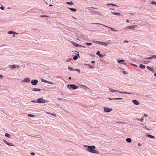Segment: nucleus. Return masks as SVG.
Listing matches in <instances>:
<instances>
[{
  "instance_id": "obj_18",
  "label": "nucleus",
  "mask_w": 156,
  "mask_h": 156,
  "mask_svg": "<svg viewBox=\"0 0 156 156\" xmlns=\"http://www.w3.org/2000/svg\"><path fill=\"white\" fill-rule=\"evenodd\" d=\"M69 9L73 12H75L76 11V10L75 9L69 8Z\"/></svg>"
},
{
  "instance_id": "obj_48",
  "label": "nucleus",
  "mask_w": 156,
  "mask_h": 156,
  "mask_svg": "<svg viewBox=\"0 0 156 156\" xmlns=\"http://www.w3.org/2000/svg\"><path fill=\"white\" fill-rule=\"evenodd\" d=\"M138 145L139 146H141V144H140V143H138Z\"/></svg>"
},
{
  "instance_id": "obj_31",
  "label": "nucleus",
  "mask_w": 156,
  "mask_h": 156,
  "mask_svg": "<svg viewBox=\"0 0 156 156\" xmlns=\"http://www.w3.org/2000/svg\"><path fill=\"white\" fill-rule=\"evenodd\" d=\"M41 81L43 82H45V83H47V82H48V81L46 80H45L44 79H42L41 80Z\"/></svg>"
},
{
  "instance_id": "obj_36",
  "label": "nucleus",
  "mask_w": 156,
  "mask_h": 156,
  "mask_svg": "<svg viewBox=\"0 0 156 156\" xmlns=\"http://www.w3.org/2000/svg\"><path fill=\"white\" fill-rule=\"evenodd\" d=\"M76 70V71H77L79 73H80V70L79 69H75L74 70Z\"/></svg>"
},
{
  "instance_id": "obj_3",
  "label": "nucleus",
  "mask_w": 156,
  "mask_h": 156,
  "mask_svg": "<svg viewBox=\"0 0 156 156\" xmlns=\"http://www.w3.org/2000/svg\"><path fill=\"white\" fill-rule=\"evenodd\" d=\"M70 86L71 88L74 90H75L78 88V87L76 86L74 84H69L67 85V87L68 88H69V87Z\"/></svg>"
},
{
  "instance_id": "obj_58",
  "label": "nucleus",
  "mask_w": 156,
  "mask_h": 156,
  "mask_svg": "<svg viewBox=\"0 0 156 156\" xmlns=\"http://www.w3.org/2000/svg\"><path fill=\"white\" fill-rule=\"evenodd\" d=\"M49 6H53V5H52L50 4V5H49Z\"/></svg>"
},
{
  "instance_id": "obj_8",
  "label": "nucleus",
  "mask_w": 156,
  "mask_h": 156,
  "mask_svg": "<svg viewBox=\"0 0 156 156\" xmlns=\"http://www.w3.org/2000/svg\"><path fill=\"white\" fill-rule=\"evenodd\" d=\"M30 79L27 77L26 78L23 80V82L26 83H29L30 82Z\"/></svg>"
},
{
  "instance_id": "obj_27",
  "label": "nucleus",
  "mask_w": 156,
  "mask_h": 156,
  "mask_svg": "<svg viewBox=\"0 0 156 156\" xmlns=\"http://www.w3.org/2000/svg\"><path fill=\"white\" fill-rule=\"evenodd\" d=\"M5 135L6 137L10 138V135L9 133H6L5 134Z\"/></svg>"
},
{
  "instance_id": "obj_34",
  "label": "nucleus",
  "mask_w": 156,
  "mask_h": 156,
  "mask_svg": "<svg viewBox=\"0 0 156 156\" xmlns=\"http://www.w3.org/2000/svg\"><path fill=\"white\" fill-rule=\"evenodd\" d=\"M151 3L152 4H155L156 5V2H155L154 1H152L151 2Z\"/></svg>"
},
{
  "instance_id": "obj_51",
  "label": "nucleus",
  "mask_w": 156,
  "mask_h": 156,
  "mask_svg": "<svg viewBox=\"0 0 156 156\" xmlns=\"http://www.w3.org/2000/svg\"><path fill=\"white\" fill-rule=\"evenodd\" d=\"M110 5H113V6H116V5H115L112 4H111Z\"/></svg>"
},
{
  "instance_id": "obj_35",
  "label": "nucleus",
  "mask_w": 156,
  "mask_h": 156,
  "mask_svg": "<svg viewBox=\"0 0 156 156\" xmlns=\"http://www.w3.org/2000/svg\"><path fill=\"white\" fill-rule=\"evenodd\" d=\"M100 42H101V41H94V43H96L99 44H100Z\"/></svg>"
},
{
  "instance_id": "obj_21",
  "label": "nucleus",
  "mask_w": 156,
  "mask_h": 156,
  "mask_svg": "<svg viewBox=\"0 0 156 156\" xmlns=\"http://www.w3.org/2000/svg\"><path fill=\"white\" fill-rule=\"evenodd\" d=\"M125 60H123V59H122V60H118V62L119 63H120L122 62H125Z\"/></svg>"
},
{
  "instance_id": "obj_52",
  "label": "nucleus",
  "mask_w": 156,
  "mask_h": 156,
  "mask_svg": "<svg viewBox=\"0 0 156 156\" xmlns=\"http://www.w3.org/2000/svg\"><path fill=\"white\" fill-rule=\"evenodd\" d=\"M132 65H133V66H135V67H137V66L136 65L133 64H132Z\"/></svg>"
},
{
  "instance_id": "obj_19",
  "label": "nucleus",
  "mask_w": 156,
  "mask_h": 156,
  "mask_svg": "<svg viewBox=\"0 0 156 156\" xmlns=\"http://www.w3.org/2000/svg\"><path fill=\"white\" fill-rule=\"evenodd\" d=\"M126 141L128 143H130L131 141V139L130 138H127L126 140Z\"/></svg>"
},
{
  "instance_id": "obj_5",
  "label": "nucleus",
  "mask_w": 156,
  "mask_h": 156,
  "mask_svg": "<svg viewBox=\"0 0 156 156\" xmlns=\"http://www.w3.org/2000/svg\"><path fill=\"white\" fill-rule=\"evenodd\" d=\"M137 27V25H133V26H128V27H126L125 28V29L126 30V29H133L135 27Z\"/></svg>"
},
{
  "instance_id": "obj_28",
  "label": "nucleus",
  "mask_w": 156,
  "mask_h": 156,
  "mask_svg": "<svg viewBox=\"0 0 156 156\" xmlns=\"http://www.w3.org/2000/svg\"><path fill=\"white\" fill-rule=\"evenodd\" d=\"M78 58V56L77 55H75L73 58V59L74 60H76Z\"/></svg>"
},
{
  "instance_id": "obj_45",
  "label": "nucleus",
  "mask_w": 156,
  "mask_h": 156,
  "mask_svg": "<svg viewBox=\"0 0 156 156\" xmlns=\"http://www.w3.org/2000/svg\"><path fill=\"white\" fill-rule=\"evenodd\" d=\"M2 10H3L4 9V7H1V8H0Z\"/></svg>"
},
{
  "instance_id": "obj_40",
  "label": "nucleus",
  "mask_w": 156,
  "mask_h": 156,
  "mask_svg": "<svg viewBox=\"0 0 156 156\" xmlns=\"http://www.w3.org/2000/svg\"><path fill=\"white\" fill-rule=\"evenodd\" d=\"M122 98H113V99L115 100H122Z\"/></svg>"
},
{
  "instance_id": "obj_29",
  "label": "nucleus",
  "mask_w": 156,
  "mask_h": 156,
  "mask_svg": "<svg viewBox=\"0 0 156 156\" xmlns=\"http://www.w3.org/2000/svg\"><path fill=\"white\" fill-rule=\"evenodd\" d=\"M109 29H110L112 31H117V30H116L115 29H114L113 28H112V27H110L109 28Z\"/></svg>"
},
{
  "instance_id": "obj_11",
  "label": "nucleus",
  "mask_w": 156,
  "mask_h": 156,
  "mask_svg": "<svg viewBox=\"0 0 156 156\" xmlns=\"http://www.w3.org/2000/svg\"><path fill=\"white\" fill-rule=\"evenodd\" d=\"M132 102L134 104L136 105H138L139 104V102L135 100H133Z\"/></svg>"
},
{
  "instance_id": "obj_50",
  "label": "nucleus",
  "mask_w": 156,
  "mask_h": 156,
  "mask_svg": "<svg viewBox=\"0 0 156 156\" xmlns=\"http://www.w3.org/2000/svg\"><path fill=\"white\" fill-rule=\"evenodd\" d=\"M18 34L17 33H16V32H15V33H14V34H13V36L14 37H15V34Z\"/></svg>"
},
{
  "instance_id": "obj_43",
  "label": "nucleus",
  "mask_w": 156,
  "mask_h": 156,
  "mask_svg": "<svg viewBox=\"0 0 156 156\" xmlns=\"http://www.w3.org/2000/svg\"><path fill=\"white\" fill-rule=\"evenodd\" d=\"M31 155H33V156H34V155H35V153H34V152H32V153H31Z\"/></svg>"
},
{
  "instance_id": "obj_49",
  "label": "nucleus",
  "mask_w": 156,
  "mask_h": 156,
  "mask_svg": "<svg viewBox=\"0 0 156 156\" xmlns=\"http://www.w3.org/2000/svg\"><path fill=\"white\" fill-rule=\"evenodd\" d=\"M140 120L141 121V122H143L144 120V119L143 118H142L141 119H140Z\"/></svg>"
},
{
  "instance_id": "obj_9",
  "label": "nucleus",
  "mask_w": 156,
  "mask_h": 156,
  "mask_svg": "<svg viewBox=\"0 0 156 156\" xmlns=\"http://www.w3.org/2000/svg\"><path fill=\"white\" fill-rule=\"evenodd\" d=\"M3 141L5 144H6L7 145H8L12 146H14V144L12 143H9L7 142L4 139L3 140Z\"/></svg>"
},
{
  "instance_id": "obj_42",
  "label": "nucleus",
  "mask_w": 156,
  "mask_h": 156,
  "mask_svg": "<svg viewBox=\"0 0 156 156\" xmlns=\"http://www.w3.org/2000/svg\"><path fill=\"white\" fill-rule=\"evenodd\" d=\"M100 57H103V55H102V54H100L99 55V56Z\"/></svg>"
},
{
  "instance_id": "obj_1",
  "label": "nucleus",
  "mask_w": 156,
  "mask_h": 156,
  "mask_svg": "<svg viewBox=\"0 0 156 156\" xmlns=\"http://www.w3.org/2000/svg\"><path fill=\"white\" fill-rule=\"evenodd\" d=\"M96 148L95 146H90L88 147V148L86 149V150L88 152L92 153L98 154V151L94 149Z\"/></svg>"
},
{
  "instance_id": "obj_63",
  "label": "nucleus",
  "mask_w": 156,
  "mask_h": 156,
  "mask_svg": "<svg viewBox=\"0 0 156 156\" xmlns=\"http://www.w3.org/2000/svg\"><path fill=\"white\" fill-rule=\"evenodd\" d=\"M126 41V42L127 43L128 42V41Z\"/></svg>"
},
{
  "instance_id": "obj_46",
  "label": "nucleus",
  "mask_w": 156,
  "mask_h": 156,
  "mask_svg": "<svg viewBox=\"0 0 156 156\" xmlns=\"http://www.w3.org/2000/svg\"><path fill=\"white\" fill-rule=\"evenodd\" d=\"M87 65H88L89 66V67L91 69L92 68H93V67L92 66H91L90 65H89L88 64H87Z\"/></svg>"
},
{
  "instance_id": "obj_44",
  "label": "nucleus",
  "mask_w": 156,
  "mask_h": 156,
  "mask_svg": "<svg viewBox=\"0 0 156 156\" xmlns=\"http://www.w3.org/2000/svg\"><path fill=\"white\" fill-rule=\"evenodd\" d=\"M3 78V76L2 75L0 74V79H2Z\"/></svg>"
},
{
  "instance_id": "obj_37",
  "label": "nucleus",
  "mask_w": 156,
  "mask_h": 156,
  "mask_svg": "<svg viewBox=\"0 0 156 156\" xmlns=\"http://www.w3.org/2000/svg\"><path fill=\"white\" fill-rule=\"evenodd\" d=\"M47 114H51V115H54V116H56V115L55 114H53V113H49V112H47Z\"/></svg>"
},
{
  "instance_id": "obj_25",
  "label": "nucleus",
  "mask_w": 156,
  "mask_h": 156,
  "mask_svg": "<svg viewBox=\"0 0 156 156\" xmlns=\"http://www.w3.org/2000/svg\"><path fill=\"white\" fill-rule=\"evenodd\" d=\"M16 66L15 65H11L10 66V67L11 68H13L15 69L16 68Z\"/></svg>"
},
{
  "instance_id": "obj_4",
  "label": "nucleus",
  "mask_w": 156,
  "mask_h": 156,
  "mask_svg": "<svg viewBox=\"0 0 156 156\" xmlns=\"http://www.w3.org/2000/svg\"><path fill=\"white\" fill-rule=\"evenodd\" d=\"M110 89V90L112 92H119V93H121V94H131V93H127V92H125L120 91H119L118 90H114L111 89V88Z\"/></svg>"
},
{
  "instance_id": "obj_38",
  "label": "nucleus",
  "mask_w": 156,
  "mask_h": 156,
  "mask_svg": "<svg viewBox=\"0 0 156 156\" xmlns=\"http://www.w3.org/2000/svg\"><path fill=\"white\" fill-rule=\"evenodd\" d=\"M96 54L99 56V55L100 54V52L99 51H98L96 53Z\"/></svg>"
},
{
  "instance_id": "obj_22",
  "label": "nucleus",
  "mask_w": 156,
  "mask_h": 156,
  "mask_svg": "<svg viewBox=\"0 0 156 156\" xmlns=\"http://www.w3.org/2000/svg\"><path fill=\"white\" fill-rule=\"evenodd\" d=\"M147 68L149 69V70H150L151 71H154V70L153 69L151 68H150V67L149 66H147Z\"/></svg>"
},
{
  "instance_id": "obj_30",
  "label": "nucleus",
  "mask_w": 156,
  "mask_h": 156,
  "mask_svg": "<svg viewBox=\"0 0 156 156\" xmlns=\"http://www.w3.org/2000/svg\"><path fill=\"white\" fill-rule=\"evenodd\" d=\"M28 116L30 117H34L35 116V115H32V114H28Z\"/></svg>"
},
{
  "instance_id": "obj_16",
  "label": "nucleus",
  "mask_w": 156,
  "mask_h": 156,
  "mask_svg": "<svg viewBox=\"0 0 156 156\" xmlns=\"http://www.w3.org/2000/svg\"><path fill=\"white\" fill-rule=\"evenodd\" d=\"M41 90L40 89L34 88L32 89V90L34 91H40Z\"/></svg>"
},
{
  "instance_id": "obj_53",
  "label": "nucleus",
  "mask_w": 156,
  "mask_h": 156,
  "mask_svg": "<svg viewBox=\"0 0 156 156\" xmlns=\"http://www.w3.org/2000/svg\"><path fill=\"white\" fill-rule=\"evenodd\" d=\"M126 22L127 23H128L129 22V20H126Z\"/></svg>"
},
{
  "instance_id": "obj_14",
  "label": "nucleus",
  "mask_w": 156,
  "mask_h": 156,
  "mask_svg": "<svg viewBox=\"0 0 156 156\" xmlns=\"http://www.w3.org/2000/svg\"><path fill=\"white\" fill-rule=\"evenodd\" d=\"M75 46L76 47H83V48H85V46H84L80 45V44H76V43H75Z\"/></svg>"
},
{
  "instance_id": "obj_62",
  "label": "nucleus",
  "mask_w": 156,
  "mask_h": 156,
  "mask_svg": "<svg viewBox=\"0 0 156 156\" xmlns=\"http://www.w3.org/2000/svg\"><path fill=\"white\" fill-rule=\"evenodd\" d=\"M31 102H35L34 101H31Z\"/></svg>"
},
{
  "instance_id": "obj_59",
  "label": "nucleus",
  "mask_w": 156,
  "mask_h": 156,
  "mask_svg": "<svg viewBox=\"0 0 156 156\" xmlns=\"http://www.w3.org/2000/svg\"><path fill=\"white\" fill-rule=\"evenodd\" d=\"M154 76H156V73H154Z\"/></svg>"
},
{
  "instance_id": "obj_56",
  "label": "nucleus",
  "mask_w": 156,
  "mask_h": 156,
  "mask_svg": "<svg viewBox=\"0 0 156 156\" xmlns=\"http://www.w3.org/2000/svg\"><path fill=\"white\" fill-rule=\"evenodd\" d=\"M144 116H145V117H147V115H146V114H144Z\"/></svg>"
},
{
  "instance_id": "obj_17",
  "label": "nucleus",
  "mask_w": 156,
  "mask_h": 156,
  "mask_svg": "<svg viewBox=\"0 0 156 156\" xmlns=\"http://www.w3.org/2000/svg\"><path fill=\"white\" fill-rule=\"evenodd\" d=\"M112 13L114 15H119L120 16V13L118 12H112Z\"/></svg>"
},
{
  "instance_id": "obj_24",
  "label": "nucleus",
  "mask_w": 156,
  "mask_h": 156,
  "mask_svg": "<svg viewBox=\"0 0 156 156\" xmlns=\"http://www.w3.org/2000/svg\"><path fill=\"white\" fill-rule=\"evenodd\" d=\"M14 33H15V32H13L12 31H10L8 32V34H14Z\"/></svg>"
},
{
  "instance_id": "obj_7",
  "label": "nucleus",
  "mask_w": 156,
  "mask_h": 156,
  "mask_svg": "<svg viewBox=\"0 0 156 156\" xmlns=\"http://www.w3.org/2000/svg\"><path fill=\"white\" fill-rule=\"evenodd\" d=\"M38 82V81L37 80H33L31 82V84L34 85H36Z\"/></svg>"
},
{
  "instance_id": "obj_39",
  "label": "nucleus",
  "mask_w": 156,
  "mask_h": 156,
  "mask_svg": "<svg viewBox=\"0 0 156 156\" xmlns=\"http://www.w3.org/2000/svg\"><path fill=\"white\" fill-rule=\"evenodd\" d=\"M86 44L89 45H92V43H86Z\"/></svg>"
},
{
  "instance_id": "obj_10",
  "label": "nucleus",
  "mask_w": 156,
  "mask_h": 156,
  "mask_svg": "<svg viewBox=\"0 0 156 156\" xmlns=\"http://www.w3.org/2000/svg\"><path fill=\"white\" fill-rule=\"evenodd\" d=\"M146 58H144L142 60V62L143 63L147 64L148 63H149V61L145 60V59H147Z\"/></svg>"
},
{
  "instance_id": "obj_32",
  "label": "nucleus",
  "mask_w": 156,
  "mask_h": 156,
  "mask_svg": "<svg viewBox=\"0 0 156 156\" xmlns=\"http://www.w3.org/2000/svg\"><path fill=\"white\" fill-rule=\"evenodd\" d=\"M66 3L68 5H73V3L72 2H67Z\"/></svg>"
},
{
  "instance_id": "obj_33",
  "label": "nucleus",
  "mask_w": 156,
  "mask_h": 156,
  "mask_svg": "<svg viewBox=\"0 0 156 156\" xmlns=\"http://www.w3.org/2000/svg\"><path fill=\"white\" fill-rule=\"evenodd\" d=\"M47 83H49V84H54V83H53V82H50V81H48V82H47Z\"/></svg>"
},
{
  "instance_id": "obj_61",
  "label": "nucleus",
  "mask_w": 156,
  "mask_h": 156,
  "mask_svg": "<svg viewBox=\"0 0 156 156\" xmlns=\"http://www.w3.org/2000/svg\"><path fill=\"white\" fill-rule=\"evenodd\" d=\"M123 73H124V74H126V72L125 71H124L123 72Z\"/></svg>"
},
{
  "instance_id": "obj_60",
  "label": "nucleus",
  "mask_w": 156,
  "mask_h": 156,
  "mask_svg": "<svg viewBox=\"0 0 156 156\" xmlns=\"http://www.w3.org/2000/svg\"><path fill=\"white\" fill-rule=\"evenodd\" d=\"M110 100H113V99H111L109 98H108Z\"/></svg>"
},
{
  "instance_id": "obj_6",
  "label": "nucleus",
  "mask_w": 156,
  "mask_h": 156,
  "mask_svg": "<svg viewBox=\"0 0 156 156\" xmlns=\"http://www.w3.org/2000/svg\"><path fill=\"white\" fill-rule=\"evenodd\" d=\"M112 110V109H110L109 108L106 107H105L104 108V111L106 112H110Z\"/></svg>"
},
{
  "instance_id": "obj_15",
  "label": "nucleus",
  "mask_w": 156,
  "mask_h": 156,
  "mask_svg": "<svg viewBox=\"0 0 156 156\" xmlns=\"http://www.w3.org/2000/svg\"><path fill=\"white\" fill-rule=\"evenodd\" d=\"M139 67L141 68H142L143 69H144L145 67V66L143 64H140V65L139 66Z\"/></svg>"
},
{
  "instance_id": "obj_64",
  "label": "nucleus",
  "mask_w": 156,
  "mask_h": 156,
  "mask_svg": "<svg viewBox=\"0 0 156 156\" xmlns=\"http://www.w3.org/2000/svg\"><path fill=\"white\" fill-rule=\"evenodd\" d=\"M126 41V42L127 43L128 42V41Z\"/></svg>"
},
{
  "instance_id": "obj_54",
  "label": "nucleus",
  "mask_w": 156,
  "mask_h": 156,
  "mask_svg": "<svg viewBox=\"0 0 156 156\" xmlns=\"http://www.w3.org/2000/svg\"><path fill=\"white\" fill-rule=\"evenodd\" d=\"M91 62L92 63H94L95 62L94 61H92Z\"/></svg>"
},
{
  "instance_id": "obj_13",
  "label": "nucleus",
  "mask_w": 156,
  "mask_h": 156,
  "mask_svg": "<svg viewBox=\"0 0 156 156\" xmlns=\"http://www.w3.org/2000/svg\"><path fill=\"white\" fill-rule=\"evenodd\" d=\"M156 58V55H152L151 57L149 58H147L146 59H152V58Z\"/></svg>"
},
{
  "instance_id": "obj_57",
  "label": "nucleus",
  "mask_w": 156,
  "mask_h": 156,
  "mask_svg": "<svg viewBox=\"0 0 156 156\" xmlns=\"http://www.w3.org/2000/svg\"><path fill=\"white\" fill-rule=\"evenodd\" d=\"M69 80H71V77H69Z\"/></svg>"
},
{
  "instance_id": "obj_26",
  "label": "nucleus",
  "mask_w": 156,
  "mask_h": 156,
  "mask_svg": "<svg viewBox=\"0 0 156 156\" xmlns=\"http://www.w3.org/2000/svg\"><path fill=\"white\" fill-rule=\"evenodd\" d=\"M96 24H100V25H102L104 26H105V27H107V28H109L110 27L107 26H106V25H103V24H101L100 23H96Z\"/></svg>"
},
{
  "instance_id": "obj_47",
  "label": "nucleus",
  "mask_w": 156,
  "mask_h": 156,
  "mask_svg": "<svg viewBox=\"0 0 156 156\" xmlns=\"http://www.w3.org/2000/svg\"><path fill=\"white\" fill-rule=\"evenodd\" d=\"M90 146H87V145H84V147H87V148H88V147H89Z\"/></svg>"
},
{
  "instance_id": "obj_20",
  "label": "nucleus",
  "mask_w": 156,
  "mask_h": 156,
  "mask_svg": "<svg viewBox=\"0 0 156 156\" xmlns=\"http://www.w3.org/2000/svg\"><path fill=\"white\" fill-rule=\"evenodd\" d=\"M147 136L149 138H152V139H154L155 138V136H153L151 135H147Z\"/></svg>"
},
{
  "instance_id": "obj_23",
  "label": "nucleus",
  "mask_w": 156,
  "mask_h": 156,
  "mask_svg": "<svg viewBox=\"0 0 156 156\" xmlns=\"http://www.w3.org/2000/svg\"><path fill=\"white\" fill-rule=\"evenodd\" d=\"M68 69L71 71H73L74 70V69L72 67H71L69 66Z\"/></svg>"
},
{
  "instance_id": "obj_2",
  "label": "nucleus",
  "mask_w": 156,
  "mask_h": 156,
  "mask_svg": "<svg viewBox=\"0 0 156 156\" xmlns=\"http://www.w3.org/2000/svg\"><path fill=\"white\" fill-rule=\"evenodd\" d=\"M47 102V101L44 100L42 98H40L38 99L37 102L40 103H44Z\"/></svg>"
},
{
  "instance_id": "obj_55",
  "label": "nucleus",
  "mask_w": 156,
  "mask_h": 156,
  "mask_svg": "<svg viewBox=\"0 0 156 156\" xmlns=\"http://www.w3.org/2000/svg\"><path fill=\"white\" fill-rule=\"evenodd\" d=\"M58 100H59V101H60V100H61V98H58Z\"/></svg>"
},
{
  "instance_id": "obj_12",
  "label": "nucleus",
  "mask_w": 156,
  "mask_h": 156,
  "mask_svg": "<svg viewBox=\"0 0 156 156\" xmlns=\"http://www.w3.org/2000/svg\"><path fill=\"white\" fill-rule=\"evenodd\" d=\"M100 44L105 46H107L108 44V43L106 42L101 41Z\"/></svg>"
},
{
  "instance_id": "obj_41",
  "label": "nucleus",
  "mask_w": 156,
  "mask_h": 156,
  "mask_svg": "<svg viewBox=\"0 0 156 156\" xmlns=\"http://www.w3.org/2000/svg\"><path fill=\"white\" fill-rule=\"evenodd\" d=\"M41 17H48V16H45V15H41Z\"/></svg>"
}]
</instances>
